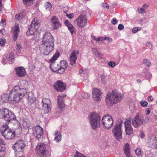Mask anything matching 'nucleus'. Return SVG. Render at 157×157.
<instances>
[{
  "label": "nucleus",
  "mask_w": 157,
  "mask_h": 157,
  "mask_svg": "<svg viewBox=\"0 0 157 157\" xmlns=\"http://www.w3.org/2000/svg\"><path fill=\"white\" fill-rule=\"evenodd\" d=\"M124 152L127 157H132L130 154L129 145L128 143L125 144L124 147Z\"/></svg>",
  "instance_id": "obj_27"
},
{
  "label": "nucleus",
  "mask_w": 157,
  "mask_h": 157,
  "mask_svg": "<svg viewBox=\"0 0 157 157\" xmlns=\"http://www.w3.org/2000/svg\"><path fill=\"white\" fill-rule=\"evenodd\" d=\"M6 20L5 19H3L1 21V23L3 25H5L6 24Z\"/></svg>",
  "instance_id": "obj_61"
},
{
  "label": "nucleus",
  "mask_w": 157,
  "mask_h": 157,
  "mask_svg": "<svg viewBox=\"0 0 157 157\" xmlns=\"http://www.w3.org/2000/svg\"><path fill=\"white\" fill-rule=\"evenodd\" d=\"M31 43L30 41L27 40L25 42L24 45L27 48L31 46Z\"/></svg>",
  "instance_id": "obj_42"
},
{
  "label": "nucleus",
  "mask_w": 157,
  "mask_h": 157,
  "mask_svg": "<svg viewBox=\"0 0 157 157\" xmlns=\"http://www.w3.org/2000/svg\"><path fill=\"white\" fill-rule=\"evenodd\" d=\"M102 6L103 8H106L107 9H109V6L108 4H107V3H103L102 4Z\"/></svg>",
  "instance_id": "obj_48"
},
{
  "label": "nucleus",
  "mask_w": 157,
  "mask_h": 157,
  "mask_svg": "<svg viewBox=\"0 0 157 157\" xmlns=\"http://www.w3.org/2000/svg\"><path fill=\"white\" fill-rule=\"evenodd\" d=\"M148 140L149 145L151 148H157V138L155 135L149 136Z\"/></svg>",
  "instance_id": "obj_16"
},
{
  "label": "nucleus",
  "mask_w": 157,
  "mask_h": 157,
  "mask_svg": "<svg viewBox=\"0 0 157 157\" xmlns=\"http://www.w3.org/2000/svg\"><path fill=\"white\" fill-rule=\"evenodd\" d=\"M5 149V148L4 147H2L0 145V152L4 151Z\"/></svg>",
  "instance_id": "obj_58"
},
{
  "label": "nucleus",
  "mask_w": 157,
  "mask_h": 157,
  "mask_svg": "<svg viewBox=\"0 0 157 157\" xmlns=\"http://www.w3.org/2000/svg\"><path fill=\"white\" fill-rule=\"evenodd\" d=\"M25 146V144L23 140L17 141L13 146L15 151L16 157H23V152L22 150Z\"/></svg>",
  "instance_id": "obj_5"
},
{
  "label": "nucleus",
  "mask_w": 157,
  "mask_h": 157,
  "mask_svg": "<svg viewBox=\"0 0 157 157\" xmlns=\"http://www.w3.org/2000/svg\"><path fill=\"white\" fill-rule=\"evenodd\" d=\"M141 105L144 107H146L148 104V103L147 102L144 101H141L140 102Z\"/></svg>",
  "instance_id": "obj_45"
},
{
  "label": "nucleus",
  "mask_w": 157,
  "mask_h": 157,
  "mask_svg": "<svg viewBox=\"0 0 157 157\" xmlns=\"http://www.w3.org/2000/svg\"><path fill=\"white\" fill-rule=\"evenodd\" d=\"M33 134L38 140L42 136L43 129L39 125H37L33 128Z\"/></svg>",
  "instance_id": "obj_11"
},
{
  "label": "nucleus",
  "mask_w": 157,
  "mask_h": 157,
  "mask_svg": "<svg viewBox=\"0 0 157 157\" xmlns=\"http://www.w3.org/2000/svg\"><path fill=\"white\" fill-rule=\"evenodd\" d=\"M0 144L4 145L5 144V143L0 138Z\"/></svg>",
  "instance_id": "obj_62"
},
{
  "label": "nucleus",
  "mask_w": 157,
  "mask_h": 157,
  "mask_svg": "<svg viewBox=\"0 0 157 157\" xmlns=\"http://www.w3.org/2000/svg\"><path fill=\"white\" fill-rule=\"evenodd\" d=\"M43 104L50 105V101L48 98H44L42 101Z\"/></svg>",
  "instance_id": "obj_36"
},
{
  "label": "nucleus",
  "mask_w": 157,
  "mask_h": 157,
  "mask_svg": "<svg viewBox=\"0 0 157 157\" xmlns=\"http://www.w3.org/2000/svg\"><path fill=\"white\" fill-rule=\"evenodd\" d=\"M39 24L40 23L37 19L34 18L32 20L31 24L28 28V30L26 32L27 35H33V38L35 41H38L39 40L38 36L37 37V35H36L37 29L39 27Z\"/></svg>",
  "instance_id": "obj_4"
},
{
  "label": "nucleus",
  "mask_w": 157,
  "mask_h": 157,
  "mask_svg": "<svg viewBox=\"0 0 157 157\" xmlns=\"http://www.w3.org/2000/svg\"><path fill=\"white\" fill-rule=\"evenodd\" d=\"M143 63L146 64L148 67L150 66L151 65V62L150 61L147 59H145L143 61Z\"/></svg>",
  "instance_id": "obj_35"
},
{
  "label": "nucleus",
  "mask_w": 157,
  "mask_h": 157,
  "mask_svg": "<svg viewBox=\"0 0 157 157\" xmlns=\"http://www.w3.org/2000/svg\"><path fill=\"white\" fill-rule=\"evenodd\" d=\"M16 71L17 74L19 77H24L25 75V70L23 67H18L16 69Z\"/></svg>",
  "instance_id": "obj_26"
},
{
  "label": "nucleus",
  "mask_w": 157,
  "mask_h": 157,
  "mask_svg": "<svg viewBox=\"0 0 157 157\" xmlns=\"http://www.w3.org/2000/svg\"><path fill=\"white\" fill-rule=\"evenodd\" d=\"M92 51L94 54L97 56H99V54L98 52V50L97 48H93L92 49Z\"/></svg>",
  "instance_id": "obj_38"
},
{
  "label": "nucleus",
  "mask_w": 157,
  "mask_h": 157,
  "mask_svg": "<svg viewBox=\"0 0 157 157\" xmlns=\"http://www.w3.org/2000/svg\"><path fill=\"white\" fill-rule=\"evenodd\" d=\"M149 6L147 4H144L142 8H143V9L145 10Z\"/></svg>",
  "instance_id": "obj_57"
},
{
  "label": "nucleus",
  "mask_w": 157,
  "mask_h": 157,
  "mask_svg": "<svg viewBox=\"0 0 157 157\" xmlns=\"http://www.w3.org/2000/svg\"><path fill=\"white\" fill-rule=\"evenodd\" d=\"M54 46V40L52 36L50 33H46L39 47L41 53L48 55L53 49Z\"/></svg>",
  "instance_id": "obj_1"
},
{
  "label": "nucleus",
  "mask_w": 157,
  "mask_h": 157,
  "mask_svg": "<svg viewBox=\"0 0 157 157\" xmlns=\"http://www.w3.org/2000/svg\"><path fill=\"white\" fill-rule=\"evenodd\" d=\"M103 125L107 129L111 128L113 125V120L108 114L104 116L102 119Z\"/></svg>",
  "instance_id": "obj_8"
},
{
  "label": "nucleus",
  "mask_w": 157,
  "mask_h": 157,
  "mask_svg": "<svg viewBox=\"0 0 157 157\" xmlns=\"http://www.w3.org/2000/svg\"><path fill=\"white\" fill-rule=\"evenodd\" d=\"M126 134L130 135L133 133V129L131 125L130 121L128 120L124 123Z\"/></svg>",
  "instance_id": "obj_18"
},
{
  "label": "nucleus",
  "mask_w": 157,
  "mask_h": 157,
  "mask_svg": "<svg viewBox=\"0 0 157 157\" xmlns=\"http://www.w3.org/2000/svg\"><path fill=\"white\" fill-rule=\"evenodd\" d=\"M75 157H86L84 155L80 153L78 151H77L76 154L75 155Z\"/></svg>",
  "instance_id": "obj_40"
},
{
  "label": "nucleus",
  "mask_w": 157,
  "mask_h": 157,
  "mask_svg": "<svg viewBox=\"0 0 157 157\" xmlns=\"http://www.w3.org/2000/svg\"><path fill=\"white\" fill-rule=\"evenodd\" d=\"M21 48V47L20 45L17 44V49L18 51Z\"/></svg>",
  "instance_id": "obj_63"
},
{
  "label": "nucleus",
  "mask_w": 157,
  "mask_h": 157,
  "mask_svg": "<svg viewBox=\"0 0 157 157\" xmlns=\"http://www.w3.org/2000/svg\"><path fill=\"white\" fill-rule=\"evenodd\" d=\"M146 46L149 48H151L152 47L151 43L150 42H147L146 44Z\"/></svg>",
  "instance_id": "obj_54"
},
{
  "label": "nucleus",
  "mask_w": 157,
  "mask_h": 157,
  "mask_svg": "<svg viewBox=\"0 0 157 157\" xmlns=\"http://www.w3.org/2000/svg\"><path fill=\"white\" fill-rule=\"evenodd\" d=\"M89 118L91 125L93 129L95 130L96 128L100 127V117L98 114L95 112H93L91 113Z\"/></svg>",
  "instance_id": "obj_6"
},
{
  "label": "nucleus",
  "mask_w": 157,
  "mask_h": 157,
  "mask_svg": "<svg viewBox=\"0 0 157 157\" xmlns=\"http://www.w3.org/2000/svg\"><path fill=\"white\" fill-rule=\"evenodd\" d=\"M4 119L6 121L10 122L11 121L16 119V117L14 113L8 110Z\"/></svg>",
  "instance_id": "obj_22"
},
{
  "label": "nucleus",
  "mask_w": 157,
  "mask_h": 157,
  "mask_svg": "<svg viewBox=\"0 0 157 157\" xmlns=\"http://www.w3.org/2000/svg\"><path fill=\"white\" fill-rule=\"evenodd\" d=\"M132 124L136 128L139 127L145 122L144 117L137 115L132 120Z\"/></svg>",
  "instance_id": "obj_10"
},
{
  "label": "nucleus",
  "mask_w": 157,
  "mask_h": 157,
  "mask_svg": "<svg viewBox=\"0 0 157 157\" xmlns=\"http://www.w3.org/2000/svg\"><path fill=\"white\" fill-rule=\"evenodd\" d=\"M123 122L122 120H119L114 125L113 129V132L114 136L115 138L118 140H119L122 138V132L121 127Z\"/></svg>",
  "instance_id": "obj_7"
},
{
  "label": "nucleus",
  "mask_w": 157,
  "mask_h": 157,
  "mask_svg": "<svg viewBox=\"0 0 157 157\" xmlns=\"http://www.w3.org/2000/svg\"><path fill=\"white\" fill-rule=\"evenodd\" d=\"M50 105L43 104V109L45 113H47L51 110V108L50 107Z\"/></svg>",
  "instance_id": "obj_31"
},
{
  "label": "nucleus",
  "mask_w": 157,
  "mask_h": 157,
  "mask_svg": "<svg viewBox=\"0 0 157 157\" xmlns=\"http://www.w3.org/2000/svg\"><path fill=\"white\" fill-rule=\"evenodd\" d=\"M26 14L25 11V10H22L20 12L19 14L21 19L22 20L25 18L26 16Z\"/></svg>",
  "instance_id": "obj_34"
},
{
  "label": "nucleus",
  "mask_w": 157,
  "mask_h": 157,
  "mask_svg": "<svg viewBox=\"0 0 157 157\" xmlns=\"http://www.w3.org/2000/svg\"><path fill=\"white\" fill-rule=\"evenodd\" d=\"M1 33L3 35H5L6 34V31L5 30V29H3L2 30H1Z\"/></svg>",
  "instance_id": "obj_59"
},
{
  "label": "nucleus",
  "mask_w": 157,
  "mask_h": 157,
  "mask_svg": "<svg viewBox=\"0 0 157 157\" xmlns=\"http://www.w3.org/2000/svg\"><path fill=\"white\" fill-rule=\"evenodd\" d=\"M137 10L138 11V12L140 13H146L145 10H144L142 7L140 8H138Z\"/></svg>",
  "instance_id": "obj_41"
},
{
  "label": "nucleus",
  "mask_w": 157,
  "mask_h": 157,
  "mask_svg": "<svg viewBox=\"0 0 157 157\" xmlns=\"http://www.w3.org/2000/svg\"><path fill=\"white\" fill-rule=\"evenodd\" d=\"M24 96L19 87H15L10 91L8 99L10 103H15L18 102Z\"/></svg>",
  "instance_id": "obj_3"
},
{
  "label": "nucleus",
  "mask_w": 157,
  "mask_h": 157,
  "mask_svg": "<svg viewBox=\"0 0 157 157\" xmlns=\"http://www.w3.org/2000/svg\"><path fill=\"white\" fill-rule=\"evenodd\" d=\"M135 151L137 155H139L141 154V151L139 148H137L136 150H135Z\"/></svg>",
  "instance_id": "obj_44"
},
{
  "label": "nucleus",
  "mask_w": 157,
  "mask_h": 157,
  "mask_svg": "<svg viewBox=\"0 0 157 157\" xmlns=\"http://www.w3.org/2000/svg\"><path fill=\"white\" fill-rule=\"evenodd\" d=\"M78 54V52L76 50H73L71 53L70 57V62L71 65H73L75 64L76 61Z\"/></svg>",
  "instance_id": "obj_19"
},
{
  "label": "nucleus",
  "mask_w": 157,
  "mask_h": 157,
  "mask_svg": "<svg viewBox=\"0 0 157 157\" xmlns=\"http://www.w3.org/2000/svg\"><path fill=\"white\" fill-rule=\"evenodd\" d=\"M139 136L142 138H143L145 137V135L142 132H141L140 133Z\"/></svg>",
  "instance_id": "obj_56"
},
{
  "label": "nucleus",
  "mask_w": 157,
  "mask_h": 157,
  "mask_svg": "<svg viewBox=\"0 0 157 157\" xmlns=\"http://www.w3.org/2000/svg\"><path fill=\"white\" fill-rule=\"evenodd\" d=\"M55 89L57 91L62 92L65 90L66 86L64 85L63 83L60 81H57L54 84Z\"/></svg>",
  "instance_id": "obj_15"
},
{
  "label": "nucleus",
  "mask_w": 157,
  "mask_h": 157,
  "mask_svg": "<svg viewBox=\"0 0 157 157\" xmlns=\"http://www.w3.org/2000/svg\"><path fill=\"white\" fill-rule=\"evenodd\" d=\"M141 29V28L140 27H135L132 29V32L133 33H136L138 31L140 30Z\"/></svg>",
  "instance_id": "obj_37"
},
{
  "label": "nucleus",
  "mask_w": 157,
  "mask_h": 157,
  "mask_svg": "<svg viewBox=\"0 0 157 157\" xmlns=\"http://www.w3.org/2000/svg\"><path fill=\"white\" fill-rule=\"evenodd\" d=\"M124 97L122 94L113 91L110 93L107 94L105 98L106 105L108 107L119 102Z\"/></svg>",
  "instance_id": "obj_2"
},
{
  "label": "nucleus",
  "mask_w": 157,
  "mask_h": 157,
  "mask_svg": "<svg viewBox=\"0 0 157 157\" xmlns=\"http://www.w3.org/2000/svg\"><path fill=\"white\" fill-rule=\"evenodd\" d=\"M28 86V83L25 80H22L20 82V87H19L22 91L24 95L27 93Z\"/></svg>",
  "instance_id": "obj_21"
},
{
  "label": "nucleus",
  "mask_w": 157,
  "mask_h": 157,
  "mask_svg": "<svg viewBox=\"0 0 157 157\" xmlns=\"http://www.w3.org/2000/svg\"><path fill=\"white\" fill-rule=\"evenodd\" d=\"M20 29L18 24H17L15 25L14 29L13 30L12 36L13 37L14 40H16L18 36V33L19 32Z\"/></svg>",
  "instance_id": "obj_25"
},
{
  "label": "nucleus",
  "mask_w": 157,
  "mask_h": 157,
  "mask_svg": "<svg viewBox=\"0 0 157 157\" xmlns=\"http://www.w3.org/2000/svg\"><path fill=\"white\" fill-rule=\"evenodd\" d=\"M2 134L5 138L7 139H12L14 137L15 133L14 132H12L10 129L5 128L2 132Z\"/></svg>",
  "instance_id": "obj_13"
},
{
  "label": "nucleus",
  "mask_w": 157,
  "mask_h": 157,
  "mask_svg": "<svg viewBox=\"0 0 157 157\" xmlns=\"http://www.w3.org/2000/svg\"><path fill=\"white\" fill-rule=\"evenodd\" d=\"M59 55V53H57L56 52L51 59L50 60V62L52 63L50 66V68L54 71H57V69L59 68L58 64L56 63H54V61L58 57Z\"/></svg>",
  "instance_id": "obj_12"
},
{
  "label": "nucleus",
  "mask_w": 157,
  "mask_h": 157,
  "mask_svg": "<svg viewBox=\"0 0 157 157\" xmlns=\"http://www.w3.org/2000/svg\"><path fill=\"white\" fill-rule=\"evenodd\" d=\"M79 74L80 75L85 74L86 73V71L83 69L79 70Z\"/></svg>",
  "instance_id": "obj_46"
},
{
  "label": "nucleus",
  "mask_w": 157,
  "mask_h": 157,
  "mask_svg": "<svg viewBox=\"0 0 157 157\" xmlns=\"http://www.w3.org/2000/svg\"><path fill=\"white\" fill-rule=\"evenodd\" d=\"M15 19L16 20H19L21 19L19 14H17L15 15Z\"/></svg>",
  "instance_id": "obj_53"
},
{
  "label": "nucleus",
  "mask_w": 157,
  "mask_h": 157,
  "mask_svg": "<svg viewBox=\"0 0 157 157\" xmlns=\"http://www.w3.org/2000/svg\"><path fill=\"white\" fill-rule=\"evenodd\" d=\"M5 39H0V44L2 46H3L5 45Z\"/></svg>",
  "instance_id": "obj_49"
},
{
  "label": "nucleus",
  "mask_w": 157,
  "mask_h": 157,
  "mask_svg": "<svg viewBox=\"0 0 157 157\" xmlns=\"http://www.w3.org/2000/svg\"><path fill=\"white\" fill-rule=\"evenodd\" d=\"M28 100V101L31 103H34L36 101V99L33 94L32 92H30L27 94Z\"/></svg>",
  "instance_id": "obj_28"
},
{
  "label": "nucleus",
  "mask_w": 157,
  "mask_h": 157,
  "mask_svg": "<svg viewBox=\"0 0 157 157\" xmlns=\"http://www.w3.org/2000/svg\"><path fill=\"white\" fill-rule=\"evenodd\" d=\"M87 19L85 15H80L75 21V22L77 23L78 27L82 28L85 27L87 24Z\"/></svg>",
  "instance_id": "obj_9"
},
{
  "label": "nucleus",
  "mask_w": 157,
  "mask_h": 157,
  "mask_svg": "<svg viewBox=\"0 0 157 157\" xmlns=\"http://www.w3.org/2000/svg\"><path fill=\"white\" fill-rule=\"evenodd\" d=\"M58 107L59 109V113L62 112L63 109L64 108L65 105L63 98L62 96L59 95L57 98Z\"/></svg>",
  "instance_id": "obj_20"
},
{
  "label": "nucleus",
  "mask_w": 157,
  "mask_h": 157,
  "mask_svg": "<svg viewBox=\"0 0 157 157\" xmlns=\"http://www.w3.org/2000/svg\"><path fill=\"white\" fill-rule=\"evenodd\" d=\"M118 29L119 30H122L124 29V26L122 24H120L118 26Z\"/></svg>",
  "instance_id": "obj_51"
},
{
  "label": "nucleus",
  "mask_w": 157,
  "mask_h": 157,
  "mask_svg": "<svg viewBox=\"0 0 157 157\" xmlns=\"http://www.w3.org/2000/svg\"><path fill=\"white\" fill-rule=\"evenodd\" d=\"M118 22L117 20L115 18H113L112 21L111 23L113 25H115Z\"/></svg>",
  "instance_id": "obj_50"
},
{
  "label": "nucleus",
  "mask_w": 157,
  "mask_h": 157,
  "mask_svg": "<svg viewBox=\"0 0 157 157\" xmlns=\"http://www.w3.org/2000/svg\"><path fill=\"white\" fill-rule=\"evenodd\" d=\"M8 110L5 108H2L0 109V118L4 119Z\"/></svg>",
  "instance_id": "obj_30"
},
{
  "label": "nucleus",
  "mask_w": 157,
  "mask_h": 157,
  "mask_svg": "<svg viewBox=\"0 0 157 157\" xmlns=\"http://www.w3.org/2000/svg\"><path fill=\"white\" fill-rule=\"evenodd\" d=\"M65 70V69H64L63 68L60 67L58 69L57 71H58V73L59 74H62L64 72Z\"/></svg>",
  "instance_id": "obj_39"
},
{
  "label": "nucleus",
  "mask_w": 157,
  "mask_h": 157,
  "mask_svg": "<svg viewBox=\"0 0 157 157\" xmlns=\"http://www.w3.org/2000/svg\"><path fill=\"white\" fill-rule=\"evenodd\" d=\"M108 65L109 67L112 68L114 67L116 65L115 63L113 61L109 62Z\"/></svg>",
  "instance_id": "obj_43"
},
{
  "label": "nucleus",
  "mask_w": 157,
  "mask_h": 157,
  "mask_svg": "<svg viewBox=\"0 0 157 157\" xmlns=\"http://www.w3.org/2000/svg\"><path fill=\"white\" fill-rule=\"evenodd\" d=\"M153 100V98L151 96H150L148 97L147 98V100L149 101H151Z\"/></svg>",
  "instance_id": "obj_55"
},
{
  "label": "nucleus",
  "mask_w": 157,
  "mask_h": 157,
  "mask_svg": "<svg viewBox=\"0 0 157 157\" xmlns=\"http://www.w3.org/2000/svg\"><path fill=\"white\" fill-rule=\"evenodd\" d=\"M45 6L46 9H50L52 7V5L50 3L47 2L45 5Z\"/></svg>",
  "instance_id": "obj_47"
},
{
  "label": "nucleus",
  "mask_w": 157,
  "mask_h": 157,
  "mask_svg": "<svg viewBox=\"0 0 157 157\" xmlns=\"http://www.w3.org/2000/svg\"><path fill=\"white\" fill-rule=\"evenodd\" d=\"M55 135H56V136L55 138V140L57 142H58L61 141V135L60 132H57L55 133Z\"/></svg>",
  "instance_id": "obj_32"
},
{
  "label": "nucleus",
  "mask_w": 157,
  "mask_h": 157,
  "mask_svg": "<svg viewBox=\"0 0 157 157\" xmlns=\"http://www.w3.org/2000/svg\"><path fill=\"white\" fill-rule=\"evenodd\" d=\"M102 39V37H100L97 39V41H98L100 40H101V39Z\"/></svg>",
  "instance_id": "obj_64"
},
{
  "label": "nucleus",
  "mask_w": 157,
  "mask_h": 157,
  "mask_svg": "<svg viewBox=\"0 0 157 157\" xmlns=\"http://www.w3.org/2000/svg\"><path fill=\"white\" fill-rule=\"evenodd\" d=\"M46 145L44 144H41L38 145L36 150L37 151V153L38 154L39 156L41 157L44 156V155L46 153Z\"/></svg>",
  "instance_id": "obj_14"
},
{
  "label": "nucleus",
  "mask_w": 157,
  "mask_h": 157,
  "mask_svg": "<svg viewBox=\"0 0 157 157\" xmlns=\"http://www.w3.org/2000/svg\"><path fill=\"white\" fill-rule=\"evenodd\" d=\"M65 24L68 27L69 30L72 35L73 33L74 32L75 30V29L73 25L71 24L67 20H66L64 22Z\"/></svg>",
  "instance_id": "obj_29"
},
{
  "label": "nucleus",
  "mask_w": 157,
  "mask_h": 157,
  "mask_svg": "<svg viewBox=\"0 0 157 157\" xmlns=\"http://www.w3.org/2000/svg\"><path fill=\"white\" fill-rule=\"evenodd\" d=\"M66 15L68 18L70 19H71L73 17V13H71L70 14H66Z\"/></svg>",
  "instance_id": "obj_52"
},
{
  "label": "nucleus",
  "mask_w": 157,
  "mask_h": 157,
  "mask_svg": "<svg viewBox=\"0 0 157 157\" xmlns=\"http://www.w3.org/2000/svg\"><path fill=\"white\" fill-rule=\"evenodd\" d=\"M92 97L95 101H98L101 100V92L98 89L95 88H94L92 91Z\"/></svg>",
  "instance_id": "obj_17"
},
{
  "label": "nucleus",
  "mask_w": 157,
  "mask_h": 157,
  "mask_svg": "<svg viewBox=\"0 0 157 157\" xmlns=\"http://www.w3.org/2000/svg\"><path fill=\"white\" fill-rule=\"evenodd\" d=\"M67 66V63L65 61L63 60L61 62L60 67L66 69Z\"/></svg>",
  "instance_id": "obj_33"
},
{
  "label": "nucleus",
  "mask_w": 157,
  "mask_h": 157,
  "mask_svg": "<svg viewBox=\"0 0 157 157\" xmlns=\"http://www.w3.org/2000/svg\"><path fill=\"white\" fill-rule=\"evenodd\" d=\"M51 21L52 23V26H53L54 30L57 29L61 26L59 20L56 16L52 17L51 19Z\"/></svg>",
  "instance_id": "obj_23"
},
{
  "label": "nucleus",
  "mask_w": 157,
  "mask_h": 157,
  "mask_svg": "<svg viewBox=\"0 0 157 157\" xmlns=\"http://www.w3.org/2000/svg\"><path fill=\"white\" fill-rule=\"evenodd\" d=\"M90 97L89 95L87 93H85L84 94V98H88Z\"/></svg>",
  "instance_id": "obj_60"
},
{
  "label": "nucleus",
  "mask_w": 157,
  "mask_h": 157,
  "mask_svg": "<svg viewBox=\"0 0 157 157\" xmlns=\"http://www.w3.org/2000/svg\"><path fill=\"white\" fill-rule=\"evenodd\" d=\"M14 55L13 53H10L9 55H4L3 56V62L4 64H6V63L5 62L6 61L8 60L9 62V63H12V62L13 61V58Z\"/></svg>",
  "instance_id": "obj_24"
}]
</instances>
